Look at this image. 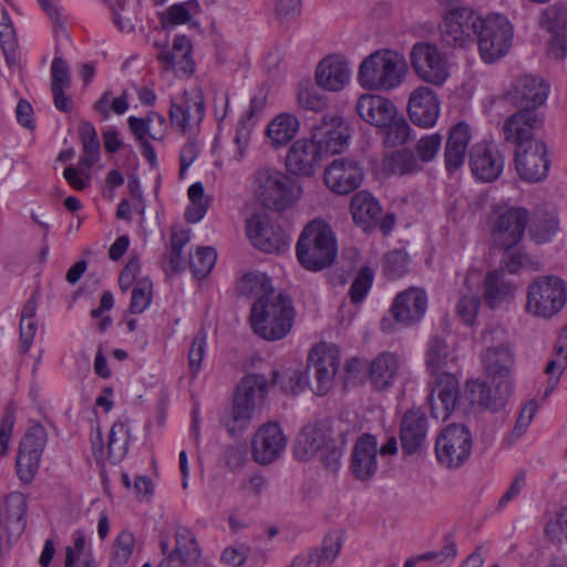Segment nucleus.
Here are the masks:
<instances>
[{"instance_id":"2eb2a0df","label":"nucleus","mask_w":567,"mask_h":567,"mask_svg":"<svg viewBox=\"0 0 567 567\" xmlns=\"http://www.w3.org/2000/svg\"><path fill=\"white\" fill-rule=\"evenodd\" d=\"M528 221L527 210L520 207L494 208L489 216L491 236L494 245L506 250L523 238Z\"/></svg>"},{"instance_id":"72a5a7b5","label":"nucleus","mask_w":567,"mask_h":567,"mask_svg":"<svg viewBox=\"0 0 567 567\" xmlns=\"http://www.w3.org/2000/svg\"><path fill=\"white\" fill-rule=\"evenodd\" d=\"M540 126V120L532 112L520 111L507 117L503 124L504 137L507 142L519 148L522 144L530 141H540L534 137V132Z\"/></svg>"},{"instance_id":"0eeeda50","label":"nucleus","mask_w":567,"mask_h":567,"mask_svg":"<svg viewBox=\"0 0 567 567\" xmlns=\"http://www.w3.org/2000/svg\"><path fill=\"white\" fill-rule=\"evenodd\" d=\"M505 331L499 328L487 329L482 339L486 346L483 354L485 370L501 394H505L512 386V368L514 353L506 342Z\"/></svg>"},{"instance_id":"e433bc0d","label":"nucleus","mask_w":567,"mask_h":567,"mask_svg":"<svg viewBox=\"0 0 567 567\" xmlns=\"http://www.w3.org/2000/svg\"><path fill=\"white\" fill-rule=\"evenodd\" d=\"M199 13V2L187 0L169 6L158 14V19L164 30H173L178 25H187L189 29L197 30L200 27L197 20Z\"/></svg>"},{"instance_id":"bb28decb","label":"nucleus","mask_w":567,"mask_h":567,"mask_svg":"<svg viewBox=\"0 0 567 567\" xmlns=\"http://www.w3.org/2000/svg\"><path fill=\"white\" fill-rule=\"evenodd\" d=\"M323 158L309 137H301L291 143L285 165L290 175L309 178L316 175Z\"/></svg>"},{"instance_id":"79ce46f5","label":"nucleus","mask_w":567,"mask_h":567,"mask_svg":"<svg viewBox=\"0 0 567 567\" xmlns=\"http://www.w3.org/2000/svg\"><path fill=\"white\" fill-rule=\"evenodd\" d=\"M383 171L389 175H412L422 171V164L410 150H399L386 155L382 163Z\"/></svg>"},{"instance_id":"f03ea898","label":"nucleus","mask_w":567,"mask_h":567,"mask_svg":"<svg viewBox=\"0 0 567 567\" xmlns=\"http://www.w3.org/2000/svg\"><path fill=\"white\" fill-rule=\"evenodd\" d=\"M409 72L405 56L380 49L365 56L358 68L357 82L367 91L390 92L400 87Z\"/></svg>"},{"instance_id":"1a4fd4ad","label":"nucleus","mask_w":567,"mask_h":567,"mask_svg":"<svg viewBox=\"0 0 567 567\" xmlns=\"http://www.w3.org/2000/svg\"><path fill=\"white\" fill-rule=\"evenodd\" d=\"M293 454L299 461L319 458L334 470L339 466L342 452L332 442L327 426L316 423L303 426L297 435Z\"/></svg>"},{"instance_id":"4c0bfd02","label":"nucleus","mask_w":567,"mask_h":567,"mask_svg":"<svg viewBox=\"0 0 567 567\" xmlns=\"http://www.w3.org/2000/svg\"><path fill=\"white\" fill-rule=\"evenodd\" d=\"M353 221L363 230L372 229L381 215V206L375 197L367 190L355 193L350 203Z\"/></svg>"},{"instance_id":"a878e982","label":"nucleus","mask_w":567,"mask_h":567,"mask_svg":"<svg viewBox=\"0 0 567 567\" xmlns=\"http://www.w3.org/2000/svg\"><path fill=\"white\" fill-rule=\"evenodd\" d=\"M308 360L315 370L316 385L313 391L318 395L327 394L332 388L340 364L339 350L327 343H318L310 350Z\"/></svg>"},{"instance_id":"8fccbe9b","label":"nucleus","mask_w":567,"mask_h":567,"mask_svg":"<svg viewBox=\"0 0 567 567\" xmlns=\"http://www.w3.org/2000/svg\"><path fill=\"white\" fill-rule=\"evenodd\" d=\"M238 289L240 293L257 297V299L264 296L277 295L271 288L269 277L260 271L244 275L238 281Z\"/></svg>"},{"instance_id":"2f4dec72","label":"nucleus","mask_w":567,"mask_h":567,"mask_svg":"<svg viewBox=\"0 0 567 567\" xmlns=\"http://www.w3.org/2000/svg\"><path fill=\"white\" fill-rule=\"evenodd\" d=\"M192 41L184 34H178L173 40L172 49H164L158 54V60L166 70L175 74L189 75L194 72V61L192 58Z\"/></svg>"},{"instance_id":"5701e85b","label":"nucleus","mask_w":567,"mask_h":567,"mask_svg":"<svg viewBox=\"0 0 567 567\" xmlns=\"http://www.w3.org/2000/svg\"><path fill=\"white\" fill-rule=\"evenodd\" d=\"M287 436L276 422L260 425L251 440V455L256 463L269 465L277 461L286 451Z\"/></svg>"},{"instance_id":"ea45409f","label":"nucleus","mask_w":567,"mask_h":567,"mask_svg":"<svg viewBox=\"0 0 567 567\" xmlns=\"http://www.w3.org/2000/svg\"><path fill=\"white\" fill-rule=\"evenodd\" d=\"M483 288L484 300L492 309L501 308L514 298L515 287L505 279L502 270L488 271Z\"/></svg>"},{"instance_id":"6ab92c4d","label":"nucleus","mask_w":567,"mask_h":567,"mask_svg":"<svg viewBox=\"0 0 567 567\" xmlns=\"http://www.w3.org/2000/svg\"><path fill=\"white\" fill-rule=\"evenodd\" d=\"M482 16L468 8L450 10L443 20L442 39L454 48H465L477 35Z\"/></svg>"},{"instance_id":"69168bd1","label":"nucleus","mask_w":567,"mask_h":567,"mask_svg":"<svg viewBox=\"0 0 567 567\" xmlns=\"http://www.w3.org/2000/svg\"><path fill=\"white\" fill-rule=\"evenodd\" d=\"M442 144V136L437 133L429 134L419 140L415 145L417 159L420 163H430L433 161Z\"/></svg>"},{"instance_id":"7c9ffc66","label":"nucleus","mask_w":567,"mask_h":567,"mask_svg":"<svg viewBox=\"0 0 567 567\" xmlns=\"http://www.w3.org/2000/svg\"><path fill=\"white\" fill-rule=\"evenodd\" d=\"M404 368V361L393 352H382L377 355L369 365V379L378 391H385L393 386L400 372Z\"/></svg>"},{"instance_id":"7ed1b4c3","label":"nucleus","mask_w":567,"mask_h":567,"mask_svg":"<svg viewBox=\"0 0 567 567\" xmlns=\"http://www.w3.org/2000/svg\"><path fill=\"white\" fill-rule=\"evenodd\" d=\"M293 321L292 302L282 293L260 297L251 307V328L265 340L275 341L285 338L290 332Z\"/></svg>"},{"instance_id":"9b49d317","label":"nucleus","mask_w":567,"mask_h":567,"mask_svg":"<svg viewBox=\"0 0 567 567\" xmlns=\"http://www.w3.org/2000/svg\"><path fill=\"white\" fill-rule=\"evenodd\" d=\"M398 452V445L394 437L379 447L374 435L364 433L354 442L350 472L352 476L360 482H369L374 477L379 468L378 454L381 456L394 455Z\"/></svg>"},{"instance_id":"6e6552de","label":"nucleus","mask_w":567,"mask_h":567,"mask_svg":"<svg viewBox=\"0 0 567 567\" xmlns=\"http://www.w3.org/2000/svg\"><path fill=\"white\" fill-rule=\"evenodd\" d=\"M476 38L481 59L491 64L509 52L514 40V27L505 16L488 13L482 16Z\"/></svg>"},{"instance_id":"b1692460","label":"nucleus","mask_w":567,"mask_h":567,"mask_svg":"<svg viewBox=\"0 0 567 567\" xmlns=\"http://www.w3.org/2000/svg\"><path fill=\"white\" fill-rule=\"evenodd\" d=\"M433 377L429 394L431 414L445 421L454 411L460 396V381L454 373H441Z\"/></svg>"},{"instance_id":"20e7f679","label":"nucleus","mask_w":567,"mask_h":567,"mask_svg":"<svg viewBox=\"0 0 567 567\" xmlns=\"http://www.w3.org/2000/svg\"><path fill=\"white\" fill-rule=\"evenodd\" d=\"M337 238L332 228L322 219L306 225L296 245V255L302 267L311 271L330 266L337 257Z\"/></svg>"},{"instance_id":"f8f14e48","label":"nucleus","mask_w":567,"mask_h":567,"mask_svg":"<svg viewBox=\"0 0 567 567\" xmlns=\"http://www.w3.org/2000/svg\"><path fill=\"white\" fill-rule=\"evenodd\" d=\"M473 447L470 430L463 424H449L435 441L437 462L447 468H458L467 462Z\"/></svg>"},{"instance_id":"412c9836","label":"nucleus","mask_w":567,"mask_h":567,"mask_svg":"<svg viewBox=\"0 0 567 567\" xmlns=\"http://www.w3.org/2000/svg\"><path fill=\"white\" fill-rule=\"evenodd\" d=\"M364 171L353 158L341 157L329 163L323 171V183L333 194L348 195L360 187Z\"/></svg>"},{"instance_id":"a211bd4d","label":"nucleus","mask_w":567,"mask_h":567,"mask_svg":"<svg viewBox=\"0 0 567 567\" xmlns=\"http://www.w3.org/2000/svg\"><path fill=\"white\" fill-rule=\"evenodd\" d=\"M250 243L267 254H282L288 250L290 237L268 215H252L246 223Z\"/></svg>"},{"instance_id":"864d4df0","label":"nucleus","mask_w":567,"mask_h":567,"mask_svg":"<svg viewBox=\"0 0 567 567\" xmlns=\"http://www.w3.org/2000/svg\"><path fill=\"white\" fill-rule=\"evenodd\" d=\"M135 550V538L128 530H122L115 538L111 566L123 567L126 565Z\"/></svg>"},{"instance_id":"37998d69","label":"nucleus","mask_w":567,"mask_h":567,"mask_svg":"<svg viewBox=\"0 0 567 567\" xmlns=\"http://www.w3.org/2000/svg\"><path fill=\"white\" fill-rule=\"evenodd\" d=\"M175 548L169 554L172 560L181 564H194L200 557V549L194 534L186 527H179L175 533Z\"/></svg>"},{"instance_id":"cd10ccee","label":"nucleus","mask_w":567,"mask_h":567,"mask_svg":"<svg viewBox=\"0 0 567 567\" xmlns=\"http://www.w3.org/2000/svg\"><path fill=\"white\" fill-rule=\"evenodd\" d=\"M441 104L437 94L429 86L415 87L408 102V113L411 121L419 127H433L440 116Z\"/></svg>"},{"instance_id":"052dcab7","label":"nucleus","mask_w":567,"mask_h":567,"mask_svg":"<svg viewBox=\"0 0 567 567\" xmlns=\"http://www.w3.org/2000/svg\"><path fill=\"white\" fill-rule=\"evenodd\" d=\"M217 254L212 247H202L190 258V268L198 278L206 277L214 268Z\"/></svg>"},{"instance_id":"423d86ee","label":"nucleus","mask_w":567,"mask_h":567,"mask_svg":"<svg viewBox=\"0 0 567 567\" xmlns=\"http://www.w3.org/2000/svg\"><path fill=\"white\" fill-rule=\"evenodd\" d=\"M268 392V381L261 374H248L239 382L230 419L226 426L231 434L245 431L256 412L262 406Z\"/></svg>"},{"instance_id":"de8ad7c7","label":"nucleus","mask_w":567,"mask_h":567,"mask_svg":"<svg viewBox=\"0 0 567 567\" xmlns=\"http://www.w3.org/2000/svg\"><path fill=\"white\" fill-rule=\"evenodd\" d=\"M130 443V429L125 421H116L109 434L107 457L111 462H120L126 454Z\"/></svg>"},{"instance_id":"9d476101","label":"nucleus","mask_w":567,"mask_h":567,"mask_svg":"<svg viewBox=\"0 0 567 567\" xmlns=\"http://www.w3.org/2000/svg\"><path fill=\"white\" fill-rule=\"evenodd\" d=\"M567 300V286L555 276L534 280L527 290L526 311L535 317L551 318L558 313Z\"/></svg>"},{"instance_id":"bf43d9fd","label":"nucleus","mask_w":567,"mask_h":567,"mask_svg":"<svg viewBox=\"0 0 567 567\" xmlns=\"http://www.w3.org/2000/svg\"><path fill=\"white\" fill-rule=\"evenodd\" d=\"M93 107L104 118H107L111 113H115L117 115L124 114L128 110V101L125 93L113 97L112 92L106 91L94 103Z\"/></svg>"},{"instance_id":"e2e57ef3","label":"nucleus","mask_w":567,"mask_h":567,"mask_svg":"<svg viewBox=\"0 0 567 567\" xmlns=\"http://www.w3.org/2000/svg\"><path fill=\"white\" fill-rule=\"evenodd\" d=\"M481 306L480 297L476 293H463L456 305V313L463 323L473 326L475 323Z\"/></svg>"},{"instance_id":"39448f33","label":"nucleus","mask_w":567,"mask_h":567,"mask_svg":"<svg viewBox=\"0 0 567 567\" xmlns=\"http://www.w3.org/2000/svg\"><path fill=\"white\" fill-rule=\"evenodd\" d=\"M254 193L266 208L285 212L301 199L303 187L275 167H261L254 176Z\"/></svg>"},{"instance_id":"4468645a","label":"nucleus","mask_w":567,"mask_h":567,"mask_svg":"<svg viewBox=\"0 0 567 567\" xmlns=\"http://www.w3.org/2000/svg\"><path fill=\"white\" fill-rule=\"evenodd\" d=\"M410 61L416 76L425 83L440 86L450 78V61L433 43L416 42L411 49Z\"/></svg>"},{"instance_id":"473e14b6","label":"nucleus","mask_w":567,"mask_h":567,"mask_svg":"<svg viewBox=\"0 0 567 567\" xmlns=\"http://www.w3.org/2000/svg\"><path fill=\"white\" fill-rule=\"evenodd\" d=\"M301 127L299 117L290 112L277 114L267 124L265 136L268 145L274 150L288 146L298 135Z\"/></svg>"},{"instance_id":"13d9d810","label":"nucleus","mask_w":567,"mask_h":567,"mask_svg":"<svg viewBox=\"0 0 567 567\" xmlns=\"http://www.w3.org/2000/svg\"><path fill=\"white\" fill-rule=\"evenodd\" d=\"M72 539L73 544L65 549V567H74L75 563H82L86 557H92L91 545L82 530L74 532Z\"/></svg>"},{"instance_id":"c85d7f7f","label":"nucleus","mask_w":567,"mask_h":567,"mask_svg":"<svg viewBox=\"0 0 567 567\" xmlns=\"http://www.w3.org/2000/svg\"><path fill=\"white\" fill-rule=\"evenodd\" d=\"M426 310V292L416 287L398 293L390 308L395 322L403 327H410L421 321Z\"/></svg>"},{"instance_id":"09e8293b","label":"nucleus","mask_w":567,"mask_h":567,"mask_svg":"<svg viewBox=\"0 0 567 567\" xmlns=\"http://www.w3.org/2000/svg\"><path fill=\"white\" fill-rule=\"evenodd\" d=\"M188 205L185 210V218L189 223L200 221L209 207V200L205 195L204 185L200 182H196L188 187L187 190Z\"/></svg>"},{"instance_id":"aec40b11","label":"nucleus","mask_w":567,"mask_h":567,"mask_svg":"<svg viewBox=\"0 0 567 567\" xmlns=\"http://www.w3.org/2000/svg\"><path fill=\"white\" fill-rule=\"evenodd\" d=\"M6 516L0 514V565L7 560L13 539L25 526L27 501L21 493H11L6 498Z\"/></svg>"},{"instance_id":"c9c22d12","label":"nucleus","mask_w":567,"mask_h":567,"mask_svg":"<svg viewBox=\"0 0 567 567\" xmlns=\"http://www.w3.org/2000/svg\"><path fill=\"white\" fill-rule=\"evenodd\" d=\"M427 433L426 417L420 410L408 411L401 421L400 440L405 453L416 452L425 442Z\"/></svg>"},{"instance_id":"a19ab883","label":"nucleus","mask_w":567,"mask_h":567,"mask_svg":"<svg viewBox=\"0 0 567 567\" xmlns=\"http://www.w3.org/2000/svg\"><path fill=\"white\" fill-rule=\"evenodd\" d=\"M458 360L456 349L450 347L440 336H433L425 350V365L431 375L445 373L443 370Z\"/></svg>"},{"instance_id":"f257e3e1","label":"nucleus","mask_w":567,"mask_h":567,"mask_svg":"<svg viewBox=\"0 0 567 567\" xmlns=\"http://www.w3.org/2000/svg\"><path fill=\"white\" fill-rule=\"evenodd\" d=\"M371 92L357 99L355 111L359 117L382 132L386 146L395 147L408 143L411 127L404 115L392 100Z\"/></svg>"},{"instance_id":"f3484780","label":"nucleus","mask_w":567,"mask_h":567,"mask_svg":"<svg viewBox=\"0 0 567 567\" xmlns=\"http://www.w3.org/2000/svg\"><path fill=\"white\" fill-rule=\"evenodd\" d=\"M514 162L518 176L527 183L546 179L551 164L548 147L543 140L522 144L515 151Z\"/></svg>"},{"instance_id":"4be33fe9","label":"nucleus","mask_w":567,"mask_h":567,"mask_svg":"<svg viewBox=\"0 0 567 567\" xmlns=\"http://www.w3.org/2000/svg\"><path fill=\"white\" fill-rule=\"evenodd\" d=\"M45 443L47 432L40 424L30 426L21 439L17 456V471L22 482L30 483L35 476Z\"/></svg>"},{"instance_id":"ddd939ff","label":"nucleus","mask_w":567,"mask_h":567,"mask_svg":"<svg viewBox=\"0 0 567 567\" xmlns=\"http://www.w3.org/2000/svg\"><path fill=\"white\" fill-rule=\"evenodd\" d=\"M205 116V97L199 87L185 90L172 99L169 121L177 132L189 137L195 136Z\"/></svg>"},{"instance_id":"f704fd0d","label":"nucleus","mask_w":567,"mask_h":567,"mask_svg":"<svg viewBox=\"0 0 567 567\" xmlns=\"http://www.w3.org/2000/svg\"><path fill=\"white\" fill-rule=\"evenodd\" d=\"M548 92L549 87L542 79L525 75L516 81L512 97L518 107L530 110L545 103Z\"/></svg>"},{"instance_id":"4d7b16f0","label":"nucleus","mask_w":567,"mask_h":567,"mask_svg":"<svg viewBox=\"0 0 567 567\" xmlns=\"http://www.w3.org/2000/svg\"><path fill=\"white\" fill-rule=\"evenodd\" d=\"M153 298V282L148 277H141L133 287L130 309L142 313L150 308Z\"/></svg>"},{"instance_id":"dca6fc26","label":"nucleus","mask_w":567,"mask_h":567,"mask_svg":"<svg viewBox=\"0 0 567 567\" xmlns=\"http://www.w3.org/2000/svg\"><path fill=\"white\" fill-rule=\"evenodd\" d=\"M311 142L323 157L343 153L351 140V131L342 116L326 114L310 130Z\"/></svg>"},{"instance_id":"58836bf2","label":"nucleus","mask_w":567,"mask_h":567,"mask_svg":"<svg viewBox=\"0 0 567 567\" xmlns=\"http://www.w3.org/2000/svg\"><path fill=\"white\" fill-rule=\"evenodd\" d=\"M471 138V127L466 123L460 122L452 127L444 152L445 165L450 172L463 165Z\"/></svg>"},{"instance_id":"a18cd8bd","label":"nucleus","mask_w":567,"mask_h":567,"mask_svg":"<svg viewBox=\"0 0 567 567\" xmlns=\"http://www.w3.org/2000/svg\"><path fill=\"white\" fill-rule=\"evenodd\" d=\"M39 329V320L37 318V302L29 299L21 311L20 317V351L25 353L33 344L34 337Z\"/></svg>"},{"instance_id":"3c124183","label":"nucleus","mask_w":567,"mask_h":567,"mask_svg":"<svg viewBox=\"0 0 567 567\" xmlns=\"http://www.w3.org/2000/svg\"><path fill=\"white\" fill-rule=\"evenodd\" d=\"M252 130L254 123L251 121V113L241 115L237 122L234 135L235 150L231 154V161L235 163H240L246 157Z\"/></svg>"},{"instance_id":"603ef678","label":"nucleus","mask_w":567,"mask_h":567,"mask_svg":"<svg viewBox=\"0 0 567 567\" xmlns=\"http://www.w3.org/2000/svg\"><path fill=\"white\" fill-rule=\"evenodd\" d=\"M296 97L298 105L307 111L321 112L328 105L327 99L308 80L299 83Z\"/></svg>"},{"instance_id":"774afa93","label":"nucleus","mask_w":567,"mask_h":567,"mask_svg":"<svg viewBox=\"0 0 567 567\" xmlns=\"http://www.w3.org/2000/svg\"><path fill=\"white\" fill-rule=\"evenodd\" d=\"M409 257L402 250H394L384 257V271L391 278L403 276L408 271Z\"/></svg>"},{"instance_id":"6e6d98bb","label":"nucleus","mask_w":567,"mask_h":567,"mask_svg":"<svg viewBox=\"0 0 567 567\" xmlns=\"http://www.w3.org/2000/svg\"><path fill=\"white\" fill-rule=\"evenodd\" d=\"M343 536L339 532L328 534L321 545L317 548V557L321 567H331L341 553Z\"/></svg>"},{"instance_id":"680f3d73","label":"nucleus","mask_w":567,"mask_h":567,"mask_svg":"<svg viewBox=\"0 0 567 567\" xmlns=\"http://www.w3.org/2000/svg\"><path fill=\"white\" fill-rule=\"evenodd\" d=\"M373 280L374 274L369 267L360 269L349 290L352 303H360L365 299L372 287Z\"/></svg>"},{"instance_id":"c03bdc74","label":"nucleus","mask_w":567,"mask_h":567,"mask_svg":"<svg viewBox=\"0 0 567 567\" xmlns=\"http://www.w3.org/2000/svg\"><path fill=\"white\" fill-rule=\"evenodd\" d=\"M558 10L549 7L544 10L540 23L553 33L548 52L556 60H563L567 55V30L559 29L551 20L557 17Z\"/></svg>"},{"instance_id":"393cba45","label":"nucleus","mask_w":567,"mask_h":567,"mask_svg":"<svg viewBox=\"0 0 567 567\" xmlns=\"http://www.w3.org/2000/svg\"><path fill=\"white\" fill-rule=\"evenodd\" d=\"M352 79L350 62L341 54H329L319 61L315 71V82L326 92L338 93L344 90Z\"/></svg>"},{"instance_id":"338daca9","label":"nucleus","mask_w":567,"mask_h":567,"mask_svg":"<svg viewBox=\"0 0 567 567\" xmlns=\"http://www.w3.org/2000/svg\"><path fill=\"white\" fill-rule=\"evenodd\" d=\"M207 349V336L206 332L199 331L193 339L188 358L189 368L193 374H197L202 369V362L206 354Z\"/></svg>"},{"instance_id":"c756f323","label":"nucleus","mask_w":567,"mask_h":567,"mask_svg":"<svg viewBox=\"0 0 567 567\" xmlns=\"http://www.w3.org/2000/svg\"><path fill=\"white\" fill-rule=\"evenodd\" d=\"M470 166L474 177L481 182H493L504 169V157L495 147L476 144L470 155Z\"/></svg>"},{"instance_id":"0e129e2a","label":"nucleus","mask_w":567,"mask_h":567,"mask_svg":"<svg viewBox=\"0 0 567 567\" xmlns=\"http://www.w3.org/2000/svg\"><path fill=\"white\" fill-rule=\"evenodd\" d=\"M537 411L538 404L535 400H530L524 404L509 435L511 443H515L526 433Z\"/></svg>"},{"instance_id":"5fc2aeb1","label":"nucleus","mask_w":567,"mask_h":567,"mask_svg":"<svg viewBox=\"0 0 567 567\" xmlns=\"http://www.w3.org/2000/svg\"><path fill=\"white\" fill-rule=\"evenodd\" d=\"M275 382L289 394H299L308 385V378L301 368L287 369L275 374Z\"/></svg>"},{"instance_id":"49530a36","label":"nucleus","mask_w":567,"mask_h":567,"mask_svg":"<svg viewBox=\"0 0 567 567\" xmlns=\"http://www.w3.org/2000/svg\"><path fill=\"white\" fill-rule=\"evenodd\" d=\"M567 367V329L563 330L558 343L556 346V358L550 360L546 367V374L549 377L548 385L545 390V395L548 396L556 385L559 378Z\"/></svg>"}]
</instances>
